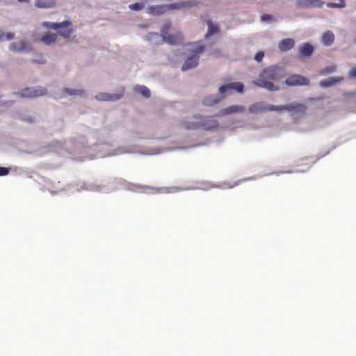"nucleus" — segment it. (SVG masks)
<instances>
[{
	"label": "nucleus",
	"mask_w": 356,
	"mask_h": 356,
	"mask_svg": "<svg viewBox=\"0 0 356 356\" xmlns=\"http://www.w3.org/2000/svg\"><path fill=\"white\" fill-rule=\"evenodd\" d=\"M191 45L192 46L191 49L194 51V54L185 60L181 67L183 71L196 67L198 65L199 60V56L197 54L204 51V47L200 42L193 43Z\"/></svg>",
	"instance_id": "obj_4"
},
{
	"label": "nucleus",
	"mask_w": 356,
	"mask_h": 356,
	"mask_svg": "<svg viewBox=\"0 0 356 356\" xmlns=\"http://www.w3.org/2000/svg\"><path fill=\"white\" fill-rule=\"evenodd\" d=\"M58 34L57 33H53L51 32H47L44 35H43L41 38V41L47 45L51 44L54 43L57 38Z\"/></svg>",
	"instance_id": "obj_22"
},
{
	"label": "nucleus",
	"mask_w": 356,
	"mask_h": 356,
	"mask_svg": "<svg viewBox=\"0 0 356 356\" xmlns=\"http://www.w3.org/2000/svg\"><path fill=\"white\" fill-rule=\"evenodd\" d=\"M348 76L350 78H356V67H353L349 72H348Z\"/></svg>",
	"instance_id": "obj_33"
},
{
	"label": "nucleus",
	"mask_w": 356,
	"mask_h": 356,
	"mask_svg": "<svg viewBox=\"0 0 356 356\" xmlns=\"http://www.w3.org/2000/svg\"><path fill=\"white\" fill-rule=\"evenodd\" d=\"M342 80H343V78L341 76L331 77L328 79L321 81L319 82V86L322 88H328L337 84Z\"/></svg>",
	"instance_id": "obj_20"
},
{
	"label": "nucleus",
	"mask_w": 356,
	"mask_h": 356,
	"mask_svg": "<svg viewBox=\"0 0 356 356\" xmlns=\"http://www.w3.org/2000/svg\"><path fill=\"white\" fill-rule=\"evenodd\" d=\"M9 49L11 51L14 52H21V51H26L29 52L32 51V48L31 45L24 41V40H19L17 42H12L9 47Z\"/></svg>",
	"instance_id": "obj_9"
},
{
	"label": "nucleus",
	"mask_w": 356,
	"mask_h": 356,
	"mask_svg": "<svg viewBox=\"0 0 356 356\" xmlns=\"http://www.w3.org/2000/svg\"><path fill=\"white\" fill-rule=\"evenodd\" d=\"M321 0H297L296 5L299 8H321L323 5Z\"/></svg>",
	"instance_id": "obj_10"
},
{
	"label": "nucleus",
	"mask_w": 356,
	"mask_h": 356,
	"mask_svg": "<svg viewBox=\"0 0 356 356\" xmlns=\"http://www.w3.org/2000/svg\"><path fill=\"white\" fill-rule=\"evenodd\" d=\"M335 70H336L335 65H331L329 67H324V68H322L320 70L319 74L320 75H327L330 73L334 72Z\"/></svg>",
	"instance_id": "obj_27"
},
{
	"label": "nucleus",
	"mask_w": 356,
	"mask_h": 356,
	"mask_svg": "<svg viewBox=\"0 0 356 356\" xmlns=\"http://www.w3.org/2000/svg\"><path fill=\"white\" fill-rule=\"evenodd\" d=\"M15 38V34L13 33H8L6 34V39L7 40H13Z\"/></svg>",
	"instance_id": "obj_36"
},
{
	"label": "nucleus",
	"mask_w": 356,
	"mask_h": 356,
	"mask_svg": "<svg viewBox=\"0 0 356 356\" xmlns=\"http://www.w3.org/2000/svg\"><path fill=\"white\" fill-rule=\"evenodd\" d=\"M286 111L293 113L304 114L307 111V106L299 103L289 104H287Z\"/></svg>",
	"instance_id": "obj_15"
},
{
	"label": "nucleus",
	"mask_w": 356,
	"mask_h": 356,
	"mask_svg": "<svg viewBox=\"0 0 356 356\" xmlns=\"http://www.w3.org/2000/svg\"><path fill=\"white\" fill-rule=\"evenodd\" d=\"M35 63H44L45 62V59L44 58V56L42 55H40L38 59L33 60Z\"/></svg>",
	"instance_id": "obj_34"
},
{
	"label": "nucleus",
	"mask_w": 356,
	"mask_h": 356,
	"mask_svg": "<svg viewBox=\"0 0 356 356\" xmlns=\"http://www.w3.org/2000/svg\"><path fill=\"white\" fill-rule=\"evenodd\" d=\"M143 8H144L143 2H136L133 4H130L129 6V8L131 10H134V11H139V10H142Z\"/></svg>",
	"instance_id": "obj_28"
},
{
	"label": "nucleus",
	"mask_w": 356,
	"mask_h": 356,
	"mask_svg": "<svg viewBox=\"0 0 356 356\" xmlns=\"http://www.w3.org/2000/svg\"><path fill=\"white\" fill-rule=\"evenodd\" d=\"M222 99H224V97H219L216 95H211L202 100V104L206 106H213L218 103H219Z\"/></svg>",
	"instance_id": "obj_16"
},
{
	"label": "nucleus",
	"mask_w": 356,
	"mask_h": 356,
	"mask_svg": "<svg viewBox=\"0 0 356 356\" xmlns=\"http://www.w3.org/2000/svg\"><path fill=\"white\" fill-rule=\"evenodd\" d=\"M158 33H151L148 34L149 39H152L154 37H158Z\"/></svg>",
	"instance_id": "obj_37"
},
{
	"label": "nucleus",
	"mask_w": 356,
	"mask_h": 356,
	"mask_svg": "<svg viewBox=\"0 0 356 356\" xmlns=\"http://www.w3.org/2000/svg\"><path fill=\"white\" fill-rule=\"evenodd\" d=\"M261 19L262 21H267V20H270L272 19V16L270 15H268V14H265V15H263L261 17Z\"/></svg>",
	"instance_id": "obj_35"
},
{
	"label": "nucleus",
	"mask_w": 356,
	"mask_h": 356,
	"mask_svg": "<svg viewBox=\"0 0 356 356\" xmlns=\"http://www.w3.org/2000/svg\"><path fill=\"white\" fill-rule=\"evenodd\" d=\"M295 45V40L292 38H286L282 40L278 44L280 51H287L291 49Z\"/></svg>",
	"instance_id": "obj_18"
},
{
	"label": "nucleus",
	"mask_w": 356,
	"mask_h": 356,
	"mask_svg": "<svg viewBox=\"0 0 356 356\" xmlns=\"http://www.w3.org/2000/svg\"><path fill=\"white\" fill-rule=\"evenodd\" d=\"M9 173V169L4 167H0V176H5Z\"/></svg>",
	"instance_id": "obj_32"
},
{
	"label": "nucleus",
	"mask_w": 356,
	"mask_h": 356,
	"mask_svg": "<svg viewBox=\"0 0 356 356\" xmlns=\"http://www.w3.org/2000/svg\"><path fill=\"white\" fill-rule=\"evenodd\" d=\"M327 6L330 8H343L346 6L344 0H340L339 3H327Z\"/></svg>",
	"instance_id": "obj_30"
},
{
	"label": "nucleus",
	"mask_w": 356,
	"mask_h": 356,
	"mask_svg": "<svg viewBox=\"0 0 356 356\" xmlns=\"http://www.w3.org/2000/svg\"><path fill=\"white\" fill-rule=\"evenodd\" d=\"M195 122L186 121L182 123V127L186 129H202L207 131H217L218 122L211 118H202L200 115L194 116Z\"/></svg>",
	"instance_id": "obj_2"
},
{
	"label": "nucleus",
	"mask_w": 356,
	"mask_h": 356,
	"mask_svg": "<svg viewBox=\"0 0 356 356\" xmlns=\"http://www.w3.org/2000/svg\"><path fill=\"white\" fill-rule=\"evenodd\" d=\"M313 52V46L308 42H305L302 46L299 47L298 56L301 58H309L312 56Z\"/></svg>",
	"instance_id": "obj_13"
},
{
	"label": "nucleus",
	"mask_w": 356,
	"mask_h": 356,
	"mask_svg": "<svg viewBox=\"0 0 356 356\" xmlns=\"http://www.w3.org/2000/svg\"><path fill=\"white\" fill-rule=\"evenodd\" d=\"M268 111V104L263 102H256L248 108V112L250 113L257 114Z\"/></svg>",
	"instance_id": "obj_14"
},
{
	"label": "nucleus",
	"mask_w": 356,
	"mask_h": 356,
	"mask_svg": "<svg viewBox=\"0 0 356 356\" xmlns=\"http://www.w3.org/2000/svg\"><path fill=\"white\" fill-rule=\"evenodd\" d=\"M4 37H6V33L3 31L0 30V41L2 40Z\"/></svg>",
	"instance_id": "obj_38"
},
{
	"label": "nucleus",
	"mask_w": 356,
	"mask_h": 356,
	"mask_svg": "<svg viewBox=\"0 0 356 356\" xmlns=\"http://www.w3.org/2000/svg\"><path fill=\"white\" fill-rule=\"evenodd\" d=\"M334 40V35L330 31H325L321 37V42L325 46L331 45Z\"/></svg>",
	"instance_id": "obj_21"
},
{
	"label": "nucleus",
	"mask_w": 356,
	"mask_h": 356,
	"mask_svg": "<svg viewBox=\"0 0 356 356\" xmlns=\"http://www.w3.org/2000/svg\"><path fill=\"white\" fill-rule=\"evenodd\" d=\"M138 91L145 97L147 98L150 97V90L146 86H139L138 88Z\"/></svg>",
	"instance_id": "obj_29"
},
{
	"label": "nucleus",
	"mask_w": 356,
	"mask_h": 356,
	"mask_svg": "<svg viewBox=\"0 0 356 356\" xmlns=\"http://www.w3.org/2000/svg\"><path fill=\"white\" fill-rule=\"evenodd\" d=\"M42 25L47 29H51L54 30L60 29L58 34L65 38H68L72 33V29L71 27L72 24L67 20L60 23L44 22Z\"/></svg>",
	"instance_id": "obj_3"
},
{
	"label": "nucleus",
	"mask_w": 356,
	"mask_h": 356,
	"mask_svg": "<svg viewBox=\"0 0 356 356\" xmlns=\"http://www.w3.org/2000/svg\"><path fill=\"white\" fill-rule=\"evenodd\" d=\"M170 28V25L169 24H166L161 30V34L163 41L171 45H179L182 44L184 42L182 34L180 32H177L175 34L168 33V31Z\"/></svg>",
	"instance_id": "obj_5"
},
{
	"label": "nucleus",
	"mask_w": 356,
	"mask_h": 356,
	"mask_svg": "<svg viewBox=\"0 0 356 356\" xmlns=\"http://www.w3.org/2000/svg\"><path fill=\"white\" fill-rule=\"evenodd\" d=\"M147 10L149 14L161 15L167 12V7L165 5H155L149 6Z\"/></svg>",
	"instance_id": "obj_19"
},
{
	"label": "nucleus",
	"mask_w": 356,
	"mask_h": 356,
	"mask_svg": "<svg viewBox=\"0 0 356 356\" xmlns=\"http://www.w3.org/2000/svg\"><path fill=\"white\" fill-rule=\"evenodd\" d=\"M283 70L277 66H271L264 69L259 74V79L254 81V85L266 88L270 91H275L279 87L275 86L273 81L281 79Z\"/></svg>",
	"instance_id": "obj_1"
},
{
	"label": "nucleus",
	"mask_w": 356,
	"mask_h": 356,
	"mask_svg": "<svg viewBox=\"0 0 356 356\" xmlns=\"http://www.w3.org/2000/svg\"><path fill=\"white\" fill-rule=\"evenodd\" d=\"M65 92L70 95L84 96L85 95V92L83 90L66 88Z\"/></svg>",
	"instance_id": "obj_26"
},
{
	"label": "nucleus",
	"mask_w": 356,
	"mask_h": 356,
	"mask_svg": "<svg viewBox=\"0 0 356 356\" xmlns=\"http://www.w3.org/2000/svg\"><path fill=\"white\" fill-rule=\"evenodd\" d=\"M56 0H35L34 5L38 8L48 9L54 8Z\"/></svg>",
	"instance_id": "obj_17"
},
{
	"label": "nucleus",
	"mask_w": 356,
	"mask_h": 356,
	"mask_svg": "<svg viewBox=\"0 0 356 356\" xmlns=\"http://www.w3.org/2000/svg\"><path fill=\"white\" fill-rule=\"evenodd\" d=\"M244 86L241 82H232L227 84L222 85L219 87L218 91L222 95L221 97H225L227 95H229L232 90L242 93L243 92Z\"/></svg>",
	"instance_id": "obj_6"
},
{
	"label": "nucleus",
	"mask_w": 356,
	"mask_h": 356,
	"mask_svg": "<svg viewBox=\"0 0 356 356\" xmlns=\"http://www.w3.org/2000/svg\"><path fill=\"white\" fill-rule=\"evenodd\" d=\"M288 86H308L310 81L308 78L299 74L289 76L285 81Z\"/></svg>",
	"instance_id": "obj_8"
},
{
	"label": "nucleus",
	"mask_w": 356,
	"mask_h": 356,
	"mask_svg": "<svg viewBox=\"0 0 356 356\" xmlns=\"http://www.w3.org/2000/svg\"><path fill=\"white\" fill-rule=\"evenodd\" d=\"M208 31L205 35V38H208L213 34L218 33L220 32L219 27L217 24H213L211 20L207 21Z\"/></svg>",
	"instance_id": "obj_24"
},
{
	"label": "nucleus",
	"mask_w": 356,
	"mask_h": 356,
	"mask_svg": "<svg viewBox=\"0 0 356 356\" xmlns=\"http://www.w3.org/2000/svg\"><path fill=\"white\" fill-rule=\"evenodd\" d=\"M123 96V91L121 93L110 94L106 92H100L95 96L98 101L113 102L120 99Z\"/></svg>",
	"instance_id": "obj_12"
},
{
	"label": "nucleus",
	"mask_w": 356,
	"mask_h": 356,
	"mask_svg": "<svg viewBox=\"0 0 356 356\" xmlns=\"http://www.w3.org/2000/svg\"><path fill=\"white\" fill-rule=\"evenodd\" d=\"M47 93L46 88L42 86H36L31 88H26L22 90L20 95L24 97H37L44 95Z\"/></svg>",
	"instance_id": "obj_7"
},
{
	"label": "nucleus",
	"mask_w": 356,
	"mask_h": 356,
	"mask_svg": "<svg viewBox=\"0 0 356 356\" xmlns=\"http://www.w3.org/2000/svg\"><path fill=\"white\" fill-rule=\"evenodd\" d=\"M286 108L287 105L273 106L268 104V111L282 112L283 111H286Z\"/></svg>",
	"instance_id": "obj_25"
},
{
	"label": "nucleus",
	"mask_w": 356,
	"mask_h": 356,
	"mask_svg": "<svg viewBox=\"0 0 356 356\" xmlns=\"http://www.w3.org/2000/svg\"><path fill=\"white\" fill-rule=\"evenodd\" d=\"M245 108L241 105H232L226 108H222L219 111L220 116H226L234 113H241L245 112Z\"/></svg>",
	"instance_id": "obj_11"
},
{
	"label": "nucleus",
	"mask_w": 356,
	"mask_h": 356,
	"mask_svg": "<svg viewBox=\"0 0 356 356\" xmlns=\"http://www.w3.org/2000/svg\"><path fill=\"white\" fill-rule=\"evenodd\" d=\"M19 3H29L30 0H17Z\"/></svg>",
	"instance_id": "obj_40"
},
{
	"label": "nucleus",
	"mask_w": 356,
	"mask_h": 356,
	"mask_svg": "<svg viewBox=\"0 0 356 356\" xmlns=\"http://www.w3.org/2000/svg\"><path fill=\"white\" fill-rule=\"evenodd\" d=\"M24 120L28 122H29V123H32V122H33L35 121L34 118H32V117H29L28 118H26V119H24Z\"/></svg>",
	"instance_id": "obj_39"
},
{
	"label": "nucleus",
	"mask_w": 356,
	"mask_h": 356,
	"mask_svg": "<svg viewBox=\"0 0 356 356\" xmlns=\"http://www.w3.org/2000/svg\"><path fill=\"white\" fill-rule=\"evenodd\" d=\"M191 6H192V4H191L189 2H187V1H181V2H178L176 3H171L169 5H165V6L167 7V11H168L170 10H175V9L180 10V9H183V8L189 7Z\"/></svg>",
	"instance_id": "obj_23"
},
{
	"label": "nucleus",
	"mask_w": 356,
	"mask_h": 356,
	"mask_svg": "<svg viewBox=\"0 0 356 356\" xmlns=\"http://www.w3.org/2000/svg\"><path fill=\"white\" fill-rule=\"evenodd\" d=\"M264 56V51H259L254 56V60L257 62H261Z\"/></svg>",
	"instance_id": "obj_31"
}]
</instances>
